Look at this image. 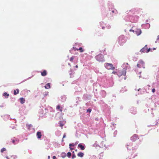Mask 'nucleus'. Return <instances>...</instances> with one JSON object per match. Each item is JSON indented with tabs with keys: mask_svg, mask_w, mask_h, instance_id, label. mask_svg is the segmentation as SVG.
<instances>
[{
	"mask_svg": "<svg viewBox=\"0 0 159 159\" xmlns=\"http://www.w3.org/2000/svg\"><path fill=\"white\" fill-rule=\"evenodd\" d=\"M117 131H115L114 133V137L115 136V135L117 134Z\"/></svg>",
	"mask_w": 159,
	"mask_h": 159,
	"instance_id": "nucleus-40",
	"label": "nucleus"
},
{
	"mask_svg": "<svg viewBox=\"0 0 159 159\" xmlns=\"http://www.w3.org/2000/svg\"><path fill=\"white\" fill-rule=\"evenodd\" d=\"M129 31L133 32L138 36L140 35L141 33V30L140 29H136L135 30L130 29Z\"/></svg>",
	"mask_w": 159,
	"mask_h": 159,
	"instance_id": "nucleus-8",
	"label": "nucleus"
},
{
	"mask_svg": "<svg viewBox=\"0 0 159 159\" xmlns=\"http://www.w3.org/2000/svg\"><path fill=\"white\" fill-rule=\"evenodd\" d=\"M10 117V116L9 115H6L4 116V119L5 120H7V119H8Z\"/></svg>",
	"mask_w": 159,
	"mask_h": 159,
	"instance_id": "nucleus-21",
	"label": "nucleus"
},
{
	"mask_svg": "<svg viewBox=\"0 0 159 159\" xmlns=\"http://www.w3.org/2000/svg\"><path fill=\"white\" fill-rule=\"evenodd\" d=\"M139 19V17L137 16H131L128 15L125 18V20L129 21L132 23L137 22Z\"/></svg>",
	"mask_w": 159,
	"mask_h": 159,
	"instance_id": "nucleus-2",
	"label": "nucleus"
},
{
	"mask_svg": "<svg viewBox=\"0 0 159 159\" xmlns=\"http://www.w3.org/2000/svg\"><path fill=\"white\" fill-rule=\"evenodd\" d=\"M141 73V72H139V74H140Z\"/></svg>",
	"mask_w": 159,
	"mask_h": 159,
	"instance_id": "nucleus-59",
	"label": "nucleus"
},
{
	"mask_svg": "<svg viewBox=\"0 0 159 159\" xmlns=\"http://www.w3.org/2000/svg\"><path fill=\"white\" fill-rule=\"evenodd\" d=\"M56 134L57 136H59L61 135V133L60 131H57L55 133Z\"/></svg>",
	"mask_w": 159,
	"mask_h": 159,
	"instance_id": "nucleus-26",
	"label": "nucleus"
},
{
	"mask_svg": "<svg viewBox=\"0 0 159 159\" xmlns=\"http://www.w3.org/2000/svg\"><path fill=\"white\" fill-rule=\"evenodd\" d=\"M66 154L64 152L62 153L61 155V156L63 158L65 157H66Z\"/></svg>",
	"mask_w": 159,
	"mask_h": 159,
	"instance_id": "nucleus-29",
	"label": "nucleus"
},
{
	"mask_svg": "<svg viewBox=\"0 0 159 159\" xmlns=\"http://www.w3.org/2000/svg\"><path fill=\"white\" fill-rule=\"evenodd\" d=\"M99 51L101 53H103V54H106L107 53L105 51L106 50V48H102L101 47H100L99 49Z\"/></svg>",
	"mask_w": 159,
	"mask_h": 159,
	"instance_id": "nucleus-11",
	"label": "nucleus"
},
{
	"mask_svg": "<svg viewBox=\"0 0 159 159\" xmlns=\"http://www.w3.org/2000/svg\"><path fill=\"white\" fill-rule=\"evenodd\" d=\"M126 79V77H125V78H124V79H125V80Z\"/></svg>",
	"mask_w": 159,
	"mask_h": 159,
	"instance_id": "nucleus-58",
	"label": "nucleus"
},
{
	"mask_svg": "<svg viewBox=\"0 0 159 159\" xmlns=\"http://www.w3.org/2000/svg\"><path fill=\"white\" fill-rule=\"evenodd\" d=\"M126 42V39L124 35H121L118 38V42L120 45H122Z\"/></svg>",
	"mask_w": 159,
	"mask_h": 159,
	"instance_id": "nucleus-3",
	"label": "nucleus"
},
{
	"mask_svg": "<svg viewBox=\"0 0 159 159\" xmlns=\"http://www.w3.org/2000/svg\"><path fill=\"white\" fill-rule=\"evenodd\" d=\"M66 137V134L65 133H64V134L63 136V138H65Z\"/></svg>",
	"mask_w": 159,
	"mask_h": 159,
	"instance_id": "nucleus-44",
	"label": "nucleus"
},
{
	"mask_svg": "<svg viewBox=\"0 0 159 159\" xmlns=\"http://www.w3.org/2000/svg\"><path fill=\"white\" fill-rule=\"evenodd\" d=\"M145 63L142 60H140L139 61L137 64V67L139 68H144Z\"/></svg>",
	"mask_w": 159,
	"mask_h": 159,
	"instance_id": "nucleus-6",
	"label": "nucleus"
},
{
	"mask_svg": "<svg viewBox=\"0 0 159 159\" xmlns=\"http://www.w3.org/2000/svg\"><path fill=\"white\" fill-rule=\"evenodd\" d=\"M95 58L96 59L99 61H104V56L101 54H99L96 56Z\"/></svg>",
	"mask_w": 159,
	"mask_h": 159,
	"instance_id": "nucleus-5",
	"label": "nucleus"
},
{
	"mask_svg": "<svg viewBox=\"0 0 159 159\" xmlns=\"http://www.w3.org/2000/svg\"><path fill=\"white\" fill-rule=\"evenodd\" d=\"M48 159H49L50 158V156H48Z\"/></svg>",
	"mask_w": 159,
	"mask_h": 159,
	"instance_id": "nucleus-52",
	"label": "nucleus"
},
{
	"mask_svg": "<svg viewBox=\"0 0 159 159\" xmlns=\"http://www.w3.org/2000/svg\"><path fill=\"white\" fill-rule=\"evenodd\" d=\"M75 67L76 68H78V66L77 65H76L75 66Z\"/></svg>",
	"mask_w": 159,
	"mask_h": 159,
	"instance_id": "nucleus-54",
	"label": "nucleus"
},
{
	"mask_svg": "<svg viewBox=\"0 0 159 159\" xmlns=\"http://www.w3.org/2000/svg\"><path fill=\"white\" fill-rule=\"evenodd\" d=\"M69 64V65H70V64Z\"/></svg>",
	"mask_w": 159,
	"mask_h": 159,
	"instance_id": "nucleus-63",
	"label": "nucleus"
},
{
	"mask_svg": "<svg viewBox=\"0 0 159 159\" xmlns=\"http://www.w3.org/2000/svg\"><path fill=\"white\" fill-rule=\"evenodd\" d=\"M137 156V154H136L134 155V156L133 157V158H134L136 156Z\"/></svg>",
	"mask_w": 159,
	"mask_h": 159,
	"instance_id": "nucleus-49",
	"label": "nucleus"
},
{
	"mask_svg": "<svg viewBox=\"0 0 159 159\" xmlns=\"http://www.w3.org/2000/svg\"><path fill=\"white\" fill-rule=\"evenodd\" d=\"M78 147L81 149V150H84L85 148V146L84 144L80 143L78 145Z\"/></svg>",
	"mask_w": 159,
	"mask_h": 159,
	"instance_id": "nucleus-13",
	"label": "nucleus"
},
{
	"mask_svg": "<svg viewBox=\"0 0 159 159\" xmlns=\"http://www.w3.org/2000/svg\"><path fill=\"white\" fill-rule=\"evenodd\" d=\"M151 50L150 48L148 49L147 45H146L145 47L141 49L140 52H148Z\"/></svg>",
	"mask_w": 159,
	"mask_h": 159,
	"instance_id": "nucleus-7",
	"label": "nucleus"
},
{
	"mask_svg": "<svg viewBox=\"0 0 159 159\" xmlns=\"http://www.w3.org/2000/svg\"><path fill=\"white\" fill-rule=\"evenodd\" d=\"M6 158L7 159H9V158L8 157H6Z\"/></svg>",
	"mask_w": 159,
	"mask_h": 159,
	"instance_id": "nucleus-55",
	"label": "nucleus"
},
{
	"mask_svg": "<svg viewBox=\"0 0 159 159\" xmlns=\"http://www.w3.org/2000/svg\"><path fill=\"white\" fill-rule=\"evenodd\" d=\"M152 92L153 93H154L155 91V89H152Z\"/></svg>",
	"mask_w": 159,
	"mask_h": 159,
	"instance_id": "nucleus-45",
	"label": "nucleus"
},
{
	"mask_svg": "<svg viewBox=\"0 0 159 159\" xmlns=\"http://www.w3.org/2000/svg\"><path fill=\"white\" fill-rule=\"evenodd\" d=\"M60 125V126L61 127H62V126L64 125V123H63L62 121H60L59 123Z\"/></svg>",
	"mask_w": 159,
	"mask_h": 159,
	"instance_id": "nucleus-33",
	"label": "nucleus"
},
{
	"mask_svg": "<svg viewBox=\"0 0 159 159\" xmlns=\"http://www.w3.org/2000/svg\"><path fill=\"white\" fill-rule=\"evenodd\" d=\"M148 20H146V22H148Z\"/></svg>",
	"mask_w": 159,
	"mask_h": 159,
	"instance_id": "nucleus-53",
	"label": "nucleus"
},
{
	"mask_svg": "<svg viewBox=\"0 0 159 159\" xmlns=\"http://www.w3.org/2000/svg\"><path fill=\"white\" fill-rule=\"evenodd\" d=\"M17 158V157L16 156H13V158L14 159H16V158Z\"/></svg>",
	"mask_w": 159,
	"mask_h": 159,
	"instance_id": "nucleus-50",
	"label": "nucleus"
},
{
	"mask_svg": "<svg viewBox=\"0 0 159 159\" xmlns=\"http://www.w3.org/2000/svg\"><path fill=\"white\" fill-rule=\"evenodd\" d=\"M69 148L71 150L74 149V148H72L71 147H69Z\"/></svg>",
	"mask_w": 159,
	"mask_h": 159,
	"instance_id": "nucleus-47",
	"label": "nucleus"
},
{
	"mask_svg": "<svg viewBox=\"0 0 159 159\" xmlns=\"http://www.w3.org/2000/svg\"><path fill=\"white\" fill-rule=\"evenodd\" d=\"M153 49L154 50H155V49H156V48H153Z\"/></svg>",
	"mask_w": 159,
	"mask_h": 159,
	"instance_id": "nucleus-57",
	"label": "nucleus"
},
{
	"mask_svg": "<svg viewBox=\"0 0 159 159\" xmlns=\"http://www.w3.org/2000/svg\"><path fill=\"white\" fill-rule=\"evenodd\" d=\"M139 139L137 135L136 134H134L132 137H131V140L133 141H136Z\"/></svg>",
	"mask_w": 159,
	"mask_h": 159,
	"instance_id": "nucleus-10",
	"label": "nucleus"
},
{
	"mask_svg": "<svg viewBox=\"0 0 159 159\" xmlns=\"http://www.w3.org/2000/svg\"><path fill=\"white\" fill-rule=\"evenodd\" d=\"M123 68V70L119 71L118 73V75L120 77V76L123 75H125L126 73V70L129 68L130 67L128 63H124L122 66Z\"/></svg>",
	"mask_w": 159,
	"mask_h": 159,
	"instance_id": "nucleus-1",
	"label": "nucleus"
},
{
	"mask_svg": "<svg viewBox=\"0 0 159 159\" xmlns=\"http://www.w3.org/2000/svg\"><path fill=\"white\" fill-rule=\"evenodd\" d=\"M19 93V90L18 89H16V90H14V95H16L18 94Z\"/></svg>",
	"mask_w": 159,
	"mask_h": 159,
	"instance_id": "nucleus-27",
	"label": "nucleus"
},
{
	"mask_svg": "<svg viewBox=\"0 0 159 159\" xmlns=\"http://www.w3.org/2000/svg\"><path fill=\"white\" fill-rule=\"evenodd\" d=\"M127 148L128 149H130V148H129V149L128 147H127Z\"/></svg>",
	"mask_w": 159,
	"mask_h": 159,
	"instance_id": "nucleus-56",
	"label": "nucleus"
},
{
	"mask_svg": "<svg viewBox=\"0 0 159 159\" xmlns=\"http://www.w3.org/2000/svg\"><path fill=\"white\" fill-rule=\"evenodd\" d=\"M111 12L112 13L116 14L117 13V11L116 9H114L111 11Z\"/></svg>",
	"mask_w": 159,
	"mask_h": 159,
	"instance_id": "nucleus-30",
	"label": "nucleus"
},
{
	"mask_svg": "<svg viewBox=\"0 0 159 159\" xmlns=\"http://www.w3.org/2000/svg\"><path fill=\"white\" fill-rule=\"evenodd\" d=\"M57 110L61 112L62 111V107H61L59 105H58L56 107Z\"/></svg>",
	"mask_w": 159,
	"mask_h": 159,
	"instance_id": "nucleus-17",
	"label": "nucleus"
},
{
	"mask_svg": "<svg viewBox=\"0 0 159 159\" xmlns=\"http://www.w3.org/2000/svg\"><path fill=\"white\" fill-rule=\"evenodd\" d=\"M130 111L131 113L133 114H135L136 112V109L133 107H132L130 108Z\"/></svg>",
	"mask_w": 159,
	"mask_h": 159,
	"instance_id": "nucleus-15",
	"label": "nucleus"
},
{
	"mask_svg": "<svg viewBox=\"0 0 159 159\" xmlns=\"http://www.w3.org/2000/svg\"><path fill=\"white\" fill-rule=\"evenodd\" d=\"M157 42H159V35H158L157 40L155 42L157 43Z\"/></svg>",
	"mask_w": 159,
	"mask_h": 159,
	"instance_id": "nucleus-38",
	"label": "nucleus"
},
{
	"mask_svg": "<svg viewBox=\"0 0 159 159\" xmlns=\"http://www.w3.org/2000/svg\"><path fill=\"white\" fill-rule=\"evenodd\" d=\"M74 56H72V57L70 59V61H72L73 60V59H74Z\"/></svg>",
	"mask_w": 159,
	"mask_h": 159,
	"instance_id": "nucleus-36",
	"label": "nucleus"
},
{
	"mask_svg": "<svg viewBox=\"0 0 159 159\" xmlns=\"http://www.w3.org/2000/svg\"><path fill=\"white\" fill-rule=\"evenodd\" d=\"M123 88H122V89L121 90V91L122 92H124V91L123 90Z\"/></svg>",
	"mask_w": 159,
	"mask_h": 159,
	"instance_id": "nucleus-51",
	"label": "nucleus"
},
{
	"mask_svg": "<svg viewBox=\"0 0 159 159\" xmlns=\"http://www.w3.org/2000/svg\"><path fill=\"white\" fill-rule=\"evenodd\" d=\"M75 157H76L75 155V154H73L72 156V158L74 159V158H75Z\"/></svg>",
	"mask_w": 159,
	"mask_h": 159,
	"instance_id": "nucleus-41",
	"label": "nucleus"
},
{
	"mask_svg": "<svg viewBox=\"0 0 159 159\" xmlns=\"http://www.w3.org/2000/svg\"><path fill=\"white\" fill-rule=\"evenodd\" d=\"M132 155H131L130 156H131ZM131 157H128L127 158H126V159H131Z\"/></svg>",
	"mask_w": 159,
	"mask_h": 159,
	"instance_id": "nucleus-46",
	"label": "nucleus"
},
{
	"mask_svg": "<svg viewBox=\"0 0 159 159\" xmlns=\"http://www.w3.org/2000/svg\"><path fill=\"white\" fill-rule=\"evenodd\" d=\"M62 141H63V139H62Z\"/></svg>",
	"mask_w": 159,
	"mask_h": 159,
	"instance_id": "nucleus-61",
	"label": "nucleus"
},
{
	"mask_svg": "<svg viewBox=\"0 0 159 159\" xmlns=\"http://www.w3.org/2000/svg\"><path fill=\"white\" fill-rule=\"evenodd\" d=\"M84 155V153L82 152H80L78 153L77 154L78 156L80 157H83Z\"/></svg>",
	"mask_w": 159,
	"mask_h": 159,
	"instance_id": "nucleus-23",
	"label": "nucleus"
},
{
	"mask_svg": "<svg viewBox=\"0 0 159 159\" xmlns=\"http://www.w3.org/2000/svg\"><path fill=\"white\" fill-rule=\"evenodd\" d=\"M91 111H92V110L91 109H90V108L88 109L87 110V112L90 113L91 112Z\"/></svg>",
	"mask_w": 159,
	"mask_h": 159,
	"instance_id": "nucleus-39",
	"label": "nucleus"
},
{
	"mask_svg": "<svg viewBox=\"0 0 159 159\" xmlns=\"http://www.w3.org/2000/svg\"><path fill=\"white\" fill-rule=\"evenodd\" d=\"M3 95L5 96V97H8L9 96V94L5 92L3 94Z\"/></svg>",
	"mask_w": 159,
	"mask_h": 159,
	"instance_id": "nucleus-32",
	"label": "nucleus"
},
{
	"mask_svg": "<svg viewBox=\"0 0 159 159\" xmlns=\"http://www.w3.org/2000/svg\"><path fill=\"white\" fill-rule=\"evenodd\" d=\"M105 67L108 70H114L115 67L113 66L112 64L106 63L104 64Z\"/></svg>",
	"mask_w": 159,
	"mask_h": 159,
	"instance_id": "nucleus-4",
	"label": "nucleus"
},
{
	"mask_svg": "<svg viewBox=\"0 0 159 159\" xmlns=\"http://www.w3.org/2000/svg\"><path fill=\"white\" fill-rule=\"evenodd\" d=\"M72 152H73V153H74V151H73Z\"/></svg>",
	"mask_w": 159,
	"mask_h": 159,
	"instance_id": "nucleus-62",
	"label": "nucleus"
},
{
	"mask_svg": "<svg viewBox=\"0 0 159 159\" xmlns=\"http://www.w3.org/2000/svg\"><path fill=\"white\" fill-rule=\"evenodd\" d=\"M11 140L12 143L14 144H17L19 141V139L15 138L12 139Z\"/></svg>",
	"mask_w": 159,
	"mask_h": 159,
	"instance_id": "nucleus-12",
	"label": "nucleus"
},
{
	"mask_svg": "<svg viewBox=\"0 0 159 159\" xmlns=\"http://www.w3.org/2000/svg\"><path fill=\"white\" fill-rule=\"evenodd\" d=\"M105 27L106 28H107V29H109L111 28V26L109 25H106L105 24Z\"/></svg>",
	"mask_w": 159,
	"mask_h": 159,
	"instance_id": "nucleus-31",
	"label": "nucleus"
},
{
	"mask_svg": "<svg viewBox=\"0 0 159 159\" xmlns=\"http://www.w3.org/2000/svg\"><path fill=\"white\" fill-rule=\"evenodd\" d=\"M142 28L145 29H148L150 27V25L149 23H147L145 24H143L141 25Z\"/></svg>",
	"mask_w": 159,
	"mask_h": 159,
	"instance_id": "nucleus-9",
	"label": "nucleus"
},
{
	"mask_svg": "<svg viewBox=\"0 0 159 159\" xmlns=\"http://www.w3.org/2000/svg\"><path fill=\"white\" fill-rule=\"evenodd\" d=\"M30 78H31V77H29L28 79H30Z\"/></svg>",
	"mask_w": 159,
	"mask_h": 159,
	"instance_id": "nucleus-60",
	"label": "nucleus"
},
{
	"mask_svg": "<svg viewBox=\"0 0 159 159\" xmlns=\"http://www.w3.org/2000/svg\"><path fill=\"white\" fill-rule=\"evenodd\" d=\"M100 25L102 27V29H104L105 28V24H104L103 22H101Z\"/></svg>",
	"mask_w": 159,
	"mask_h": 159,
	"instance_id": "nucleus-20",
	"label": "nucleus"
},
{
	"mask_svg": "<svg viewBox=\"0 0 159 159\" xmlns=\"http://www.w3.org/2000/svg\"><path fill=\"white\" fill-rule=\"evenodd\" d=\"M45 88L46 89H49L50 88V83H48L46 84Z\"/></svg>",
	"mask_w": 159,
	"mask_h": 159,
	"instance_id": "nucleus-24",
	"label": "nucleus"
},
{
	"mask_svg": "<svg viewBox=\"0 0 159 159\" xmlns=\"http://www.w3.org/2000/svg\"><path fill=\"white\" fill-rule=\"evenodd\" d=\"M42 76H44L47 75V71L46 70H44L43 72H41Z\"/></svg>",
	"mask_w": 159,
	"mask_h": 159,
	"instance_id": "nucleus-18",
	"label": "nucleus"
},
{
	"mask_svg": "<svg viewBox=\"0 0 159 159\" xmlns=\"http://www.w3.org/2000/svg\"><path fill=\"white\" fill-rule=\"evenodd\" d=\"M20 102L21 103L23 104L25 102V99L23 98H20Z\"/></svg>",
	"mask_w": 159,
	"mask_h": 159,
	"instance_id": "nucleus-19",
	"label": "nucleus"
},
{
	"mask_svg": "<svg viewBox=\"0 0 159 159\" xmlns=\"http://www.w3.org/2000/svg\"><path fill=\"white\" fill-rule=\"evenodd\" d=\"M61 101L62 102H65L66 99V97L65 96H63L61 97Z\"/></svg>",
	"mask_w": 159,
	"mask_h": 159,
	"instance_id": "nucleus-22",
	"label": "nucleus"
},
{
	"mask_svg": "<svg viewBox=\"0 0 159 159\" xmlns=\"http://www.w3.org/2000/svg\"><path fill=\"white\" fill-rule=\"evenodd\" d=\"M73 49H74L75 50H80V52H84V50L81 47L79 49L77 48H75L74 47H73Z\"/></svg>",
	"mask_w": 159,
	"mask_h": 159,
	"instance_id": "nucleus-16",
	"label": "nucleus"
},
{
	"mask_svg": "<svg viewBox=\"0 0 159 159\" xmlns=\"http://www.w3.org/2000/svg\"><path fill=\"white\" fill-rule=\"evenodd\" d=\"M6 150V149L5 148H3L1 149V152H3L5 151Z\"/></svg>",
	"mask_w": 159,
	"mask_h": 159,
	"instance_id": "nucleus-37",
	"label": "nucleus"
},
{
	"mask_svg": "<svg viewBox=\"0 0 159 159\" xmlns=\"http://www.w3.org/2000/svg\"><path fill=\"white\" fill-rule=\"evenodd\" d=\"M36 136L38 139H41L42 136V134L41 132L38 131L36 133Z\"/></svg>",
	"mask_w": 159,
	"mask_h": 159,
	"instance_id": "nucleus-14",
	"label": "nucleus"
},
{
	"mask_svg": "<svg viewBox=\"0 0 159 159\" xmlns=\"http://www.w3.org/2000/svg\"><path fill=\"white\" fill-rule=\"evenodd\" d=\"M71 156V153L70 152H68L67 153V156L69 157H70Z\"/></svg>",
	"mask_w": 159,
	"mask_h": 159,
	"instance_id": "nucleus-35",
	"label": "nucleus"
},
{
	"mask_svg": "<svg viewBox=\"0 0 159 159\" xmlns=\"http://www.w3.org/2000/svg\"><path fill=\"white\" fill-rule=\"evenodd\" d=\"M52 158L53 159H56V157L55 156H53L52 157Z\"/></svg>",
	"mask_w": 159,
	"mask_h": 159,
	"instance_id": "nucleus-48",
	"label": "nucleus"
},
{
	"mask_svg": "<svg viewBox=\"0 0 159 159\" xmlns=\"http://www.w3.org/2000/svg\"><path fill=\"white\" fill-rule=\"evenodd\" d=\"M32 125L31 124L27 125L26 126L27 128L29 130H30V129L32 127Z\"/></svg>",
	"mask_w": 159,
	"mask_h": 159,
	"instance_id": "nucleus-28",
	"label": "nucleus"
},
{
	"mask_svg": "<svg viewBox=\"0 0 159 159\" xmlns=\"http://www.w3.org/2000/svg\"><path fill=\"white\" fill-rule=\"evenodd\" d=\"M74 146V145L73 144H71V143H70V144H69V147H72V146Z\"/></svg>",
	"mask_w": 159,
	"mask_h": 159,
	"instance_id": "nucleus-42",
	"label": "nucleus"
},
{
	"mask_svg": "<svg viewBox=\"0 0 159 159\" xmlns=\"http://www.w3.org/2000/svg\"><path fill=\"white\" fill-rule=\"evenodd\" d=\"M101 93L103 97H104L106 95V93L104 91H101Z\"/></svg>",
	"mask_w": 159,
	"mask_h": 159,
	"instance_id": "nucleus-25",
	"label": "nucleus"
},
{
	"mask_svg": "<svg viewBox=\"0 0 159 159\" xmlns=\"http://www.w3.org/2000/svg\"><path fill=\"white\" fill-rule=\"evenodd\" d=\"M98 146V144H97V142L96 141L94 143L93 145V146L96 147Z\"/></svg>",
	"mask_w": 159,
	"mask_h": 159,
	"instance_id": "nucleus-34",
	"label": "nucleus"
},
{
	"mask_svg": "<svg viewBox=\"0 0 159 159\" xmlns=\"http://www.w3.org/2000/svg\"><path fill=\"white\" fill-rule=\"evenodd\" d=\"M119 72V71L118 72H115V71H113L112 72V73H113V74H116L117 75V74H118V73Z\"/></svg>",
	"mask_w": 159,
	"mask_h": 159,
	"instance_id": "nucleus-43",
	"label": "nucleus"
}]
</instances>
